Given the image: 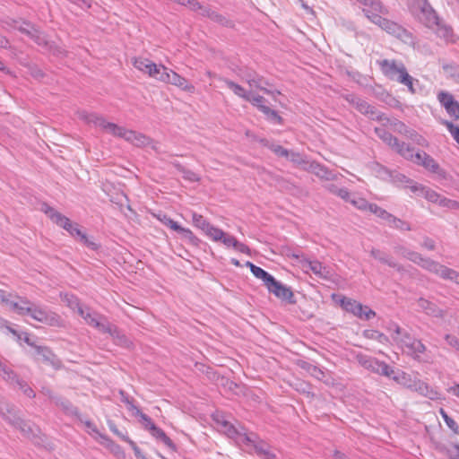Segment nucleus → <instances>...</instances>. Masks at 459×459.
Here are the masks:
<instances>
[{"label":"nucleus","mask_w":459,"mask_h":459,"mask_svg":"<svg viewBox=\"0 0 459 459\" xmlns=\"http://www.w3.org/2000/svg\"><path fill=\"white\" fill-rule=\"evenodd\" d=\"M79 117L88 124L100 127L107 133L124 138L137 147L149 146L152 143V140L149 136L135 131L127 130L117 124L107 122L103 117L96 113L81 111L79 112Z\"/></svg>","instance_id":"obj_1"},{"label":"nucleus","mask_w":459,"mask_h":459,"mask_svg":"<svg viewBox=\"0 0 459 459\" xmlns=\"http://www.w3.org/2000/svg\"><path fill=\"white\" fill-rule=\"evenodd\" d=\"M408 8L426 27L433 29L438 23V15L428 0H408Z\"/></svg>","instance_id":"obj_2"},{"label":"nucleus","mask_w":459,"mask_h":459,"mask_svg":"<svg viewBox=\"0 0 459 459\" xmlns=\"http://www.w3.org/2000/svg\"><path fill=\"white\" fill-rule=\"evenodd\" d=\"M390 378H393L394 381H396L401 385L411 390L418 392L421 395H424L429 399H436L437 393L434 391L427 383L414 377L412 378L411 376L405 372H395L392 375V377H389Z\"/></svg>","instance_id":"obj_3"},{"label":"nucleus","mask_w":459,"mask_h":459,"mask_svg":"<svg viewBox=\"0 0 459 459\" xmlns=\"http://www.w3.org/2000/svg\"><path fill=\"white\" fill-rule=\"evenodd\" d=\"M42 211L53 222L67 230L74 238H78L80 240L82 236L84 235L77 223H73L66 216L63 215L48 204H43Z\"/></svg>","instance_id":"obj_4"},{"label":"nucleus","mask_w":459,"mask_h":459,"mask_svg":"<svg viewBox=\"0 0 459 459\" xmlns=\"http://www.w3.org/2000/svg\"><path fill=\"white\" fill-rule=\"evenodd\" d=\"M370 22L380 27L383 30L387 32L388 34L406 42L407 40L412 38L411 33L409 32L406 29H404L400 24L390 21L386 18L382 17V15H371Z\"/></svg>","instance_id":"obj_5"},{"label":"nucleus","mask_w":459,"mask_h":459,"mask_svg":"<svg viewBox=\"0 0 459 459\" xmlns=\"http://www.w3.org/2000/svg\"><path fill=\"white\" fill-rule=\"evenodd\" d=\"M409 155L403 156L404 159L412 161L417 165L424 167L427 170L437 174L440 177L445 178L446 172L440 168L438 163L427 152H414V148L409 146Z\"/></svg>","instance_id":"obj_6"},{"label":"nucleus","mask_w":459,"mask_h":459,"mask_svg":"<svg viewBox=\"0 0 459 459\" xmlns=\"http://www.w3.org/2000/svg\"><path fill=\"white\" fill-rule=\"evenodd\" d=\"M241 440L245 445L252 446L261 459H277V455L272 450L271 446L264 440L260 439L255 434H243Z\"/></svg>","instance_id":"obj_7"},{"label":"nucleus","mask_w":459,"mask_h":459,"mask_svg":"<svg viewBox=\"0 0 459 459\" xmlns=\"http://www.w3.org/2000/svg\"><path fill=\"white\" fill-rule=\"evenodd\" d=\"M356 359L360 366L374 373L385 377H392V375L394 374L393 368L384 361H379L376 358L359 353L356 355Z\"/></svg>","instance_id":"obj_8"},{"label":"nucleus","mask_w":459,"mask_h":459,"mask_svg":"<svg viewBox=\"0 0 459 459\" xmlns=\"http://www.w3.org/2000/svg\"><path fill=\"white\" fill-rule=\"evenodd\" d=\"M376 134L394 152L403 156H408L409 146L403 142H400L395 136L389 133L383 126L375 128Z\"/></svg>","instance_id":"obj_9"},{"label":"nucleus","mask_w":459,"mask_h":459,"mask_svg":"<svg viewBox=\"0 0 459 459\" xmlns=\"http://www.w3.org/2000/svg\"><path fill=\"white\" fill-rule=\"evenodd\" d=\"M37 45L43 48L46 51L56 56H63L65 51L57 46L54 41L48 39L47 34L38 28H35L34 33L30 37Z\"/></svg>","instance_id":"obj_10"},{"label":"nucleus","mask_w":459,"mask_h":459,"mask_svg":"<svg viewBox=\"0 0 459 459\" xmlns=\"http://www.w3.org/2000/svg\"><path fill=\"white\" fill-rule=\"evenodd\" d=\"M381 71L390 80L399 81L403 74L407 73V69L403 63L396 60L384 59L378 62Z\"/></svg>","instance_id":"obj_11"},{"label":"nucleus","mask_w":459,"mask_h":459,"mask_svg":"<svg viewBox=\"0 0 459 459\" xmlns=\"http://www.w3.org/2000/svg\"><path fill=\"white\" fill-rule=\"evenodd\" d=\"M267 290L270 293H273L282 301H286L291 305L297 303L292 290L290 287L282 284L281 281H277L275 278L268 285Z\"/></svg>","instance_id":"obj_12"},{"label":"nucleus","mask_w":459,"mask_h":459,"mask_svg":"<svg viewBox=\"0 0 459 459\" xmlns=\"http://www.w3.org/2000/svg\"><path fill=\"white\" fill-rule=\"evenodd\" d=\"M398 178L401 182L406 183V186L409 187L411 192L417 193L420 191L428 201L434 204L438 203L441 195H439L436 191L425 187L420 184L415 183L413 180L408 178L404 175H399Z\"/></svg>","instance_id":"obj_13"},{"label":"nucleus","mask_w":459,"mask_h":459,"mask_svg":"<svg viewBox=\"0 0 459 459\" xmlns=\"http://www.w3.org/2000/svg\"><path fill=\"white\" fill-rule=\"evenodd\" d=\"M79 315L86 321V323L99 331L105 332H113L116 333V325L105 321L101 322L99 320L100 316L96 313H91L89 308H82L80 310Z\"/></svg>","instance_id":"obj_14"},{"label":"nucleus","mask_w":459,"mask_h":459,"mask_svg":"<svg viewBox=\"0 0 459 459\" xmlns=\"http://www.w3.org/2000/svg\"><path fill=\"white\" fill-rule=\"evenodd\" d=\"M28 315L39 322L45 323L52 326L59 325L61 321V318L57 314L48 312L41 307H34L33 305L30 307V311Z\"/></svg>","instance_id":"obj_15"},{"label":"nucleus","mask_w":459,"mask_h":459,"mask_svg":"<svg viewBox=\"0 0 459 459\" xmlns=\"http://www.w3.org/2000/svg\"><path fill=\"white\" fill-rule=\"evenodd\" d=\"M0 416L14 428L17 424H22L19 410L14 405L4 401H0Z\"/></svg>","instance_id":"obj_16"},{"label":"nucleus","mask_w":459,"mask_h":459,"mask_svg":"<svg viewBox=\"0 0 459 459\" xmlns=\"http://www.w3.org/2000/svg\"><path fill=\"white\" fill-rule=\"evenodd\" d=\"M160 82L170 83L188 92L195 91V86L190 84L186 78L169 69L168 74L161 76Z\"/></svg>","instance_id":"obj_17"},{"label":"nucleus","mask_w":459,"mask_h":459,"mask_svg":"<svg viewBox=\"0 0 459 459\" xmlns=\"http://www.w3.org/2000/svg\"><path fill=\"white\" fill-rule=\"evenodd\" d=\"M417 305L420 311L424 312L427 316L443 319L446 316V311L437 307L434 302L420 298L417 300Z\"/></svg>","instance_id":"obj_18"},{"label":"nucleus","mask_w":459,"mask_h":459,"mask_svg":"<svg viewBox=\"0 0 459 459\" xmlns=\"http://www.w3.org/2000/svg\"><path fill=\"white\" fill-rule=\"evenodd\" d=\"M359 3L364 6L362 11L369 21L371 15H381L388 13V10L382 4L379 0H360Z\"/></svg>","instance_id":"obj_19"},{"label":"nucleus","mask_w":459,"mask_h":459,"mask_svg":"<svg viewBox=\"0 0 459 459\" xmlns=\"http://www.w3.org/2000/svg\"><path fill=\"white\" fill-rule=\"evenodd\" d=\"M34 349L37 354L41 357L43 362L51 365L55 368H60L61 361L48 347L37 345Z\"/></svg>","instance_id":"obj_20"},{"label":"nucleus","mask_w":459,"mask_h":459,"mask_svg":"<svg viewBox=\"0 0 459 459\" xmlns=\"http://www.w3.org/2000/svg\"><path fill=\"white\" fill-rule=\"evenodd\" d=\"M304 169L325 180H333L335 178V175L333 171L316 161H310L307 167H304Z\"/></svg>","instance_id":"obj_21"},{"label":"nucleus","mask_w":459,"mask_h":459,"mask_svg":"<svg viewBox=\"0 0 459 459\" xmlns=\"http://www.w3.org/2000/svg\"><path fill=\"white\" fill-rule=\"evenodd\" d=\"M426 345L420 340L417 339L416 341L412 342V343H409V346L403 351L414 360L422 362L424 361L422 355L426 352Z\"/></svg>","instance_id":"obj_22"},{"label":"nucleus","mask_w":459,"mask_h":459,"mask_svg":"<svg viewBox=\"0 0 459 459\" xmlns=\"http://www.w3.org/2000/svg\"><path fill=\"white\" fill-rule=\"evenodd\" d=\"M394 334L392 337L403 348V351L409 346V343H412V342L417 340L399 325H394Z\"/></svg>","instance_id":"obj_23"},{"label":"nucleus","mask_w":459,"mask_h":459,"mask_svg":"<svg viewBox=\"0 0 459 459\" xmlns=\"http://www.w3.org/2000/svg\"><path fill=\"white\" fill-rule=\"evenodd\" d=\"M342 307L349 312L353 314L355 316L359 318H362V309H365L363 307V305L352 299L343 297L341 301Z\"/></svg>","instance_id":"obj_24"},{"label":"nucleus","mask_w":459,"mask_h":459,"mask_svg":"<svg viewBox=\"0 0 459 459\" xmlns=\"http://www.w3.org/2000/svg\"><path fill=\"white\" fill-rule=\"evenodd\" d=\"M149 431L152 437H154L157 440L161 441L170 450H177V446L160 428L157 427L156 425H152V428Z\"/></svg>","instance_id":"obj_25"},{"label":"nucleus","mask_w":459,"mask_h":459,"mask_svg":"<svg viewBox=\"0 0 459 459\" xmlns=\"http://www.w3.org/2000/svg\"><path fill=\"white\" fill-rule=\"evenodd\" d=\"M434 27H436V34L437 37L445 39L446 42L448 43L455 41L453 29L450 26L441 23L438 19V23L435 24Z\"/></svg>","instance_id":"obj_26"},{"label":"nucleus","mask_w":459,"mask_h":459,"mask_svg":"<svg viewBox=\"0 0 459 459\" xmlns=\"http://www.w3.org/2000/svg\"><path fill=\"white\" fill-rule=\"evenodd\" d=\"M369 254L380 264H385L389 267H391L393 262L394 261V258L391 255L376 247H372L369 251Z\"/></svg>","instance_id":"obj_27"},{"label":"nucleus","mask_w":459,"mask_h":459,"mask_svg":"<svg viewBox=\"0 0 459 459\" xmlns=\"http://www.w3.org/2000/svg\"><path fill=\"white\" fill-rule=\"evenodd\" d=\"M0 377L11 385H16L21 379L11 368L2 362L0 366Z\"/></svg>","instance_id":"obj_28"},{"label":"nucleus","mask_w":459,"mask_h":459,"mask_svg":"<svg viewBox=\"0 0 459 459\" xmlns=\"http://www.w3.org/2000/svg\"><path fill=\"white\" fill-rule=\"evenodd\" d=\"M307 268L312 271L316 275L319 276L320 278L328 279L330 276V272L327 269V267L323 265V264L320 263L319 261H308Z\"/></svg>","instance_id":"obj_29"},{"label":"nucleus","mask_w":459,"mask_h":459,"mask_svg":"<svg viewBox=\"0 0 459 459\" xmlns=\"http://www.w3.org/2000/svg\"><path fill=\"white\" fill-rule=\"evenodd\" d=\"M15 429H19L22 434L31 440H35L38 437V429L33 428L29 422L22 419V424H17Z\"/></svg>","instance_id":"obj_30"},{"label":"nucleus","mask_w":459,"mask_h":459,"mask_svg":"<svg viewBox=\"0 0 459 459\" xmlns=\"http://www.w3.org/2000/svg\"><path fill=\"white\" fill-rule=\"evenodd\" d=\"M419 265L423 269L437 275H440L441 270L443 268V264L428 257H423Z\"/></svg>","instance_id":"obj_31"},{"label":"nucleus","mask_w":459,"mask_h":459,"mask_svg":"<svg viewBox=\"0 0 459 459\" xmlns=\"http://www.w3.org/2000/svg\"><path fill=\"white\" fill-rule=\"evenodd\" d=\"M222 82L225 83V85L233 91L235 95L238 97L247 100H248V95L250 91H247L241 85L234 82L233 81H230L227 78L222 79Z\"/></svg>","instance_id":"obj_32"},{"label":"nucleus","mask_w":459,"mask_h":459,"mask_svg":"<svg viewBox=\"0 0 459 459\" xmlns=\"http://www.w3.org/2000/svg\"><path fill=\"white\" fill-rule=\"evenodd\" d=\"M442 70L447 79L455 82L459 74V65L455 62H443Z\"/></svg>","instance_id":"obj_33"},{"label":"nucleus","mask_w":459,"mask_h":459,"mask_svg":"<svg viewBox=\"0 0 459 459\" xmlns=\"http://www.w3.org/2000/svg\"><path fill=\"white\" fill-rule=\"evenodd\" d=\"M9 305L14 311L22 316L28 315L32 306L30 301L26 299H21L19 302L11 301Z\"/></svg>","instance_id":"obj_34"},{"label":"nucleus","mask_w":459,"mask_h":459,"mask_svg":"<svg viewBox=\"0 0 459 459\" xmlns=\"http://www.w3.org/2000/svg\"><path fill=\"white\" fill-rule=\"evenodd\" d=\"M252 273L257 278L264 281V284L268 287V285L273 281L274 277L271 275L268 272L264 270L263 268L253 265L252 266Z\"/></svg>","instance_id":"obj_35"},{"label":"nucleus","mask_w":459,"mask_h":459,"mask_svg":"<svg viewBox=\"0 0 459 459\" xmlns=\"http://www.w3.org/2000/svg\"><path fill=\"white\" fill-rule=\"evenodd\" d=\"M152 64V61L143 57H134L133 60L134 66L146 74H149Z\"/></svg>","instance_id":"obj_36"},{"label":"nucleus","mask_w":459,"mask_h":459,"mask_svg":"<svg viewBox=\"0 0 459 459\" xmlns=\"http://www.w3.org/2000/svg\"><path fill=\"white\" fill-rule=\"evenodd\" d=\"M62 300L73 310H76L78 313L80 310H82L83 307L80 304V301L78 298L73 294H64L61 295Z\"/></svg>","instance_id":"obj_37"},{"label":"nucleus","mask_w":459,"mask_h":459,"mask_svg":"<svg viewBox=\"0 0 459 459\" xmlns=\"http://www.w3.org/2000/svg\"><path fill=\"white\" fill-rule=\"evenodd\" d=\"M0 321L2 322V326H5L6 329L11 333H13L14 336H16L17 340L20 341V340H22L24 341V342H26L29 346H31L33 348H35V346H37L33 342L30 341V338L29 336V334L27 333H18L15 329L8 326L6 325V321H3L1 318H0Z\"/></svg>","instance_id":"obj_38"},{"label":"nucleus","mask_w":459,"mask_h":459,"mask_svg":"<svg viewBox=\"0 0 459 459\" xmlns=\"http://www.w3.org/2000/svg\"><path fill=\"white\" fill-rule=\"evenodd\" d=\"M262 143H264V145L266 146L268 149H270L277 156L289 158L290 151L283 148L281 145L275 144V143H270L266 140H262Z\"/></svg>","instance_id":"obj_39"},{"label":"nucleus","mask_w":459,"mask_h":459,"mask_svg":"<svg viewBox=\"0 0 459 459\" xmlns=\"http://www.w3.org/2000/svg\"><path fill=\"white\" fill-rule=\"evenodd\" d=\"M369 212L377 215L378 218L386 221L387 222L390 221V220L393 217V214L383 209L382 207L378 206L376 204H371L369 206Z\"/></svg>","instance_id":"obj_40"},{"label":"nucleus","mask_w":459,"mask_h":459,"mask_svg":"<svg viewBox=\"0 0 459 459\" xmlns=\"http://www.w3.org/2000/svg\"><path fill=\"white\" fill-rule=\"evenodd\" d=\"M168 72L169 68H167L166 66L162 65H158L155 63H153L148 75L160 82L161 76L168 74Z\"/></svg>","instance_id":"obj_41"},{"label":"nucleus","mask_w":459,"mask_h":459,"mask_svg":"<svg viewBox=\"0 0 459 459\" xmlns=\"http://www.w3.org/2000/svg\"><path fill=\"white\" fill-rule=\"evenodd\" d=\"M445 280H450L459 284V272L443 265L440 275Z\"/></svg>","instance_id":"obj_42"},{"label":"nucleus","mask_w":459,"mask_h":459,"mask_svg":"<svg viewBox=\"0 0 459 459\" xmlns=\"http://www.w3.org/2000/svg\"><path fill=\"white\" fill-rule=\"evenodd\" d=\"M175 167L178 169V170L182 174L183 178L186 180H188L190 182H197L199 181V177L196 173L194 171L185 168L184 166L175 163Z\"/></svg>","instance_id":"obj_43"},{"label":"nucleus","mask_w":459,"mask_h":459,"mask_svg":"<svg viewBox=\"0 0 459 459\" xmlns=\"http://www.w3.org/2000/svg\"><path fill=\"white\" fill-rule=\"evenodd\" d=\"M192 221L194 225L204 232L211 225V223L201 214L193 212Z\"/></svg>","instance_id":"obj_44"},{"label":"nucleus","mask_w":459,"mask_h":459,"mask_svg":"<svg viewBox=\"0 0 459 459\" xmlns=\"http://www.w3.org/2000/svg\"><path fill=\"white\" fill-rule=\"evenodd\" d=\"M105 333H108L110 334L113 339L115 340L116 343L117 344H119L123 347H129L130 346V342L129 340L126 338V336L125 334H123L119 329L116 326V333H113V332H105Z\"/></svg>","instance_id":"obj_45"},{"label":"nucleus","mask_w":459,"mask_h":459,"mask_svg":"<svg viewBox=\"0 0 459 459\" xmlns=\"http://www.w3.org/2000/svg\"><path fill=\"white\" fill-rule=\"evenodd\" d=\"M302 368L307 370L312 377H316L318 380H323V378L325 377V372L315 365L309 364L307 362H303Z\"/></svg>","instance_id":"obj_46"},{"label":"nucleus","mask_w":459,"mask_h":459,"mask_svg":"<svg viewBox=\"0 0 459 459\" xmlns=\"http://www.w3.org/2000/svg\"><path fill=\"white\" fill-rule=\"evenodd\" d=\"M287 159L290 160L294 164L301 166L303 169L304 167H307L310 162L306 159L305 156L292 151H290V156Z\"/></svg>","instance_id":"obj_47"},{"label":"nucleus","mask_w":459,"mask_h":459,"mask_svg":"<svg viewBox=\"0 0 459 459\" xmlns=\"http://www.w3.org/2000/svg\"><path fill=\"white\" fill-rule=\"evenodd\" d=\"M363 336L368 339L377 340L381 343H385L388 341V338L384 333L377 331V330H365L363 332Z\"/></svg>","instance_id":"obj_48"},{"label":"nucleus","mask_w":459,"mask_h":459,"mask_svg":"<svg viewBox=\"0 0 459 459\" xmlns=\"http://www.w3.org/2000/svg\"><path fill=\"white\" fill-rule=\"evenodd\" d=\"M439 413L445 420L446 426L455 434L459 435V426L458 424L446 413V411L441 408L439 410Z\"/></svg>","instance_id":"obj_49"},{"label":"nucleus","mask_w":459,"mask_h":459,"mask_svg":"<svg viewBox=\"0 0 459 459\" xmlns=\"http://www.w3.org/2000/svg\"><path fill=\"white\" fill-rule=\"evenodd\" d=\"M391 227L397 229L399 230H411V227L409 222L403 221L394 215H393L392 219L389 221Z\"/></svg>","instance_id":"obj_50"},{"label":"nucleus","mask_w":459,"mask_h":459,"mask_svg":"<svg viewBox=\"0 0 459 459\" xmlns=\"http://www.w3.org/2000/svg\"><path fill=\"white\" fill-rule=\"evenodd\" d=\"M223 232L224 231L222 230L216 228L211 224L210 227L204 233L212 240L219 242V240L223 236Z\"/></svg>","instance_id":"obj_51"},{"label":"nucleus","mask_w":459,"mask_h":459,"mask_svg":"<svg viewBox=\"0 0 459 459\" xmlns=\"http://www.w3.org/2000/svg\"><path fill=\"white\" fill-rule=\"evenodd\" d=\"M14 28L20 32L30 37V35L34 33L36 27L29 22H22L21 24H19L18 22H15Z\"/></svg>","instance_id":"obj_52"},{"label":"nucleus","mask_w":459,"mask_h":459,"mask_svg":"<svg viewBox=\"0 0 459 459\" xmlns=\"http://www.w3.org/2000/svg\"><path fill=\"white\" fill-rule=\"evenodd\" d=\"M406 137L413 141L418 145L423 147H427L429 145V142L414 129L411 128Z\"/></svg>","instance_id":"obj_53"},{"label":"nucleus","mask_w":459,"mask_h":459,"mask_svg":"<svg viewBox=\"0 0 459 459\" xmlns=\"http://www.w3.org/2000/svg\"><path fill=\"white\" fill-rule=\"evenodd\" d=\"M211 21H212V22H216V23H218L220 25L228 27V28L234 27L233 21L230 20L226 16H224V15H222V14H221L219 13H216V12L213 13V15H212Z\"/></svg>","instance_id":"obj_54"},{"label":"nucleus","mask_w":459,"mask_h":459,"mask_svg":"<svg viewBox=\"0 0 459 459\" xmlns=\"http://www.w3.org/2000/svg\"><path fill=\"white\" fill-rule=\"evenodd\" d=\"M263 83H264L263 77L258 75L257 74L255 76V78H253L252 80H248V85L251 88L255 87V88L259 89L260 91H264L266 94H273V92L270 90H268L263 86Z\"/></svg>","instance_id":"obj_55"},{"label":"nucleus","mask_w":459,"mask_h":459,"mask_svg":"<svg viewBox=\"0 0 459 459\" xmlns=\"http://www.w3.org/2000/svg\"><path fill=\"white\" fill-rule=\"evenodd\" d=\"M437 100H438L439 103L441 104V106L444 108H446V107L448 108L451 105V103L455 101V100L454 99V96L450 92L444 91L438 92Z\"/></svg>","instance_id":"obj_56"},{"label":"nucleus","mask_w":459,"mask_h":459,"mask_svg":"<svg viewBox=\"0 0 459 459\" xmlns=\"http://www.w3.org/2000/svg\"><path fill=\"white\" fill-rule=\"evenodd\" d=\"M437 204L441 207H445L450 210L459 209V203L455 200L448 199L445 196L440 195Z\"/></svg>","instance_id":"obj_57"},{"label":"nucleus","mask_w":459,"mask_h":459,"mask_svg":"<svg viewBox=\"0 0 459 459\" xmlns=\"http://www.w3.org/2000/svg\"><path fill=\"white\" fill-rule=\"evenodd\" d=\"M441 124L447 128L454 140L459 144V126H455L452 122L445 119L441 121Z\"/></svg>","instance_id":"obj_58"},{"label":"nucleus","mask_w":459,"mask_h":459,"mask_svg":"<svg viewBox=\"0 0 459 459\" xmlns=\"http://www.w3.org/2000/svg\"><path fill=\"white\" fill-rule=\"evenodd\" d=\"M246 101L250 102L253 106L256 107L259 110L262 108L261 106H265L266 100L261 95H255L251 91L248 95V100Z\"/></svg>","instance_id":"obj_59"},{"label":"nucleus","mask_w":459,"mask_h":459,"mask_svg":"<svg viewBox=\"0 0 459 459\" xmlns=\"http://www.w3.org/2000/svg\"><path fill=\"white\" fill-rule=\"evenodd\" d=\"M414 81L415 80L407 72L406 74H403L402 75V77H401V79H399L398 82L407 86L408 90L411 93H415L416 91H415L414 86H413Z\"/></svg>","instance_id":"obj_60"},{"label":"nucleus","mask_w":459,"mask_h":459,"mask_svg":"<svg viewBox=\"0 0 459 459\" xmlns=\"http://www.w3.org/2000/svg\"><path fill=\"white\" fill-rule=\"evenodd\" d=\"M178 233L181 234L185 238L188 239L189 242L195 246H197L200 242V239L195 236L192 230L189 229L182 227Z\"/></svg>","instance_id":"obj_61"},{"label":"nucleus","mask_w":459,"mask_h":459,"mask_svg":"<svg viewBox=\"0 0 459 459\" xmlns=\"http://www.w3.org/2000/svg\"><path fill=\"white\" fill-rule=\"evenodd\" d=\"M367 117L372 120H377L379 122H384L385 118V115L382 112H380L376 107L372 106L368 113L367 114Z\"/></svg>","instance_id":"obj_62"},{"label":"nucleus","mask_w":459,"mask_h":459,"mask_svg":"<svg viewBox=\"0 0 459 459\" xmlns=\"http://www.w3.org/2000/svg\"><path fill=\"white\" fill-rule=\"evenodd\" d=\"M403 257L410 260L411 262L418 265L420 263L421 259L423 258V256L420 253L411 250L403 252Z\"/></svg>","instance_id":"obj_63"},{"label":"nucleus","mask_w":459,"mask_h":459,"mask_svg":"<svg viewBox=\"0 0 459 459\" xmlns=\"http://www.w3.org/2000/svg\"><path fill=\"white\" fill-rule=\"evenodd\" d=\"M445 109L451 117H454L455 119L459 118V102H457L456 100L451 103V105L448 108L446 107Z\"/></svg>","instance_id":"obj_64"}]
</instances>
